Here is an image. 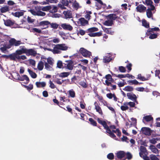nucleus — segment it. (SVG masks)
<instances>
[{
    "mask_svg": "<svg viewBox=\"0 0 160 160\" xmlns=\"http://www.w3.org/2000/svg\"><path fill=\"white\" fill-rule=\"evenodd\" d=\"M150 148L152 151L154 153H156L158 152V149L153 145H152L150 146Z\"/></svg>",
    "mask_w": 160,
    "mask_h": 160,
    "instance_id": "53",
    "label": "nucleus"
},
{
    "mask_svg": "<svg viewBox=\"0 0 160 160\" xmlns=\"http://www.w3.org/2000/svg\"><path fill=\"white\" fill-rule=\"evenodd\" d=\"M49 25H50L51 28H53L54 29H57L59 26L58 24H57L56 23H51Z\"/></svg>",
    "mask_w": 160,
    "mask_h": 160,
    "instance_id": "46",
    "label": "nucleus"
},
{
    "mask_svg": "<svg viewBox=\"0 0 160 160\" xmlns=\"http://www.w3.org/2000/svg\"><path fill=\"white\" fill-rule=\"evenodd\" d=\"M146 34L149 36V38L150 39H154L158 37V33H154L151 32H148L147 31Z\"/></svg>",
    "mask_w": 160,
    "mask_h": 160,
    "instance_id": "22",
    "label": "nucleus"
},
{
    "mask_svg": "<svg viewBox=\"0 0 160 160\" xmlns=\"http://www.w3.org/2000/svg\"><path fill=\"white\" fill-rule=\"evenodd\" d=\"M128 82L130 84L138 85V84H140L142 83V82L139 83L136 79H134L133 80H129L128 81Z\"/></svg>",
    "mask_w": 160,
    "mask_h": 160,
    "instance_id": "29",
    "label": "nucleus"
},
{
    "mask_svg": "<svg viewBox=\"0 0 160 160\" xmlns=\"http://www.w3.org/2000/svg\"><path fill=\"white\" fill-rule=\"evenodd\" d=\"M142 25L145 28H149V23L145 19H143L142 20Z\"/></svg>",
    "mask_w": 160,
    "mask_h": 160,
    "instance_id": "32",
    "label": "nucleus"
},
{
    "mask_svg": "<svg viewBox=\"0 0 160 160\" xmlns=\"http://www.w3.org/2000/svg\"><path fill=\"white\" fill-rule=\"evenodd\" d=\"M132 66V65L131 63H129L126 66V68L128 70V72H129L131 70Z\"/></svg>",
    "mask_w": 160,
    "mask_h": 160,
    "instance_id": "59",
    "label": "nucleus"
},
{
    "mask_svg": "<svg viewBox=\"0 0 160 160\" xmlns=\"http://www.w3.org/2000/svg\"><path fill=\"white\" fill-rule=\"evenodd\" d=\"M126 155L127 158L128 160H130L132 158V155L131 154V153L129 152H127V153H126Z\"/></svg>",
    "mask_w": 160,
    "mask_h": 160,
    "instance_id": "63",
    "label": "nucleus"
},
{
    "mask_svg": "<svg viewBox=\"0 0 160 160\" xmlns=\"http://www.w3.org/2000/svg\"><path fill=\"white\" fill-rule=\"evenodd\" d=\"M65 81V80H61L60 79L56 78V79L55 82L56 83L59 85H61L63 82Z\"/></svg>",
    "mask_w": 160,
    "mask_h": 160,
    "instance_id": "54",
    "label": "nucleus"
},
{
    "mask_svg": "<svg viewBox=\"0 0 160 160\" xmlns=\"http://www.w3.org/2000/svg\"><path fill=\"white\" fill-rule=\"evenodd\" d=\"M150 158L151 160H159V159L154 155H151Z\"/></svg>",
    "mask_w": 160,
    "mask_h": 160,
    "instance_id": "62",
    "label": "nucleus"
},
{
    "mask_svg": "<svg viewBox=\"0 0 160 160\" xmlns=\"http://www.w3.org/2000/svg\"><path fill=\"white\" fill-rule=\"evenodd\" d=\"M63 14L64 15V18L65 19H67L68 18H72V12L71 11H64L63 12Z\"/></svg>",
    "mask_w": 160,
    "mask_h": 160,
    "instance_id": "10",
    "label": "nucleus"
},
{
    "mask_svg": "<svg viewBox=\"0 0 160 160\" xmlns=\"http://www.w3.org/2000/svg\"><path fill=\"white\" fill-rule=\"evenodd\" d=\"M51 7L50 6H47L42 8V10L43 11H47L51 9Z\"/></svg>",
    "mask_w": 160,
    "mask_h": 160,
    "instance_id": "50",
    "label": "nucleus"
},
{
    "mask_svg": "<svg viewBox=\"0 0 160 160\" xmlns=\"http://www.w3.org/2000/svg\"><path fill=\"white\" fill-rule=\"evenodd\" d=\"M143 3L144 4H146L148 6L152 4L153 2L151 0H146L145 2L142 1Z\"/></svg>",
    "mask_w": 160,
    "mask_h": 160,
    "instance_id": "48",
    "label": "nucleus"
},
{
    "mask_svg": "<svg viewBox=\"0 0 160 160\" xmlns=\"http://www.w3.org/2000/svg\"><path fill=\"white\" fill-rule=\"evenodd\" d=\"M65 62L67 63L65 64V67L68 69L72 70L73 69V62L71 60H66Z\"/></svg>",
    "mask_w": 160,
    "mask_h": 160,
    "instance_id": "12",
    "label": "nucleus"
},
{
    "mask_svg": "<svg viewBox=\"0 0 160 160\" xmlns=\"http://www.w3.org/2000/svg\"><path fill=\"white\" fill-rule=\"evenodd\" d=\"M102 29L104 31L106 32L107 33L112 35L114 33V32L113 31H112L111 30H110V29L108 28H105L103 27L102 28Z\"/></svg>",
    "mask_w": 160,
    "mask_h": 160,
    "instance_id": "42",
    "label": "nucleus"
},
{
    "mask_svg": "<svg viewBox=\"0 0 160 160\" xmlns=\"http://www.w3.org/2000/svg\"><path fill=\"white\" fill-rule=\"evenodd\" d=\"M27 56H29L30 55L35 56L37 55V52L32 49H27L25 48V53Z\"/></svg>",
    "mask_w": 160,
    "mask_h": 160,
    "instance_id": "7",
    "label": "nucleus"
},
{
    "mask_svg": "<svg viewBox=\"0 0 160 160\" xmlns=\"http://www.w3.org/2000/svg\"><path fill=\"white\" fill-rule=\"evenodd\" d=\"M72 6L74 8L77 10L79 8V4L76 1H75L72 4Z\"/></svg>",
    "mask_w": 160,
    "mask_h": 160,
    "instance_id": "51",
    "label": "nucleus"
},
{
    "mask_svg": "<svg viewBox=\"0 0 160 160\" xmlns=\"http://www.w3.org/2000/svg\"><path fill=\"white\" fill-rule=\"evenodd\" d=\"M9 43H10L11 45H12V46H15V47L19 46L22 43L21 41L17 40L14 38H11L9 40Z\"/></svg>",
    "mask_w": 160,
    "mask_h": 160,
    "instance_id": "5",
    "label": "nucleus"
},
{
    "mask_svg": "<svg viewBox=\"0 0 160 160\" xmlns=\"http://www.w3.org/2000/svg\"><path fill=\"white\" fill-rule=\"evenodd\" d=\"M44 63V66H45V68L46 69L48 70H51L52 69V66L51 65L48 64L47 62L45 61V60H43Z\"/></svg>",
    "mask_w": 160,
    "mask_h": 160,
    "instance_id": "33",
    "label": "nucleus"
},
{
    "mask_svg": "<svg viewBox=\"0 0 160 160\" xmlns=\"http://www.w3.org/2000/svg\"><path fill=\"white\" fill-rule=\"evenodd\" d=\"M128 105H122L121 107V109L122 111H125L128 109V107L127 106Z\"/></svg>",
    "mask_w": 160,
    "mask_h": 160,
    "instance_id": "60",
    "label": "nucleus"
},
{
    "mask_svg": "<svg viewBox=\"0 0 160 160\" xmlns=\"http://www.w3.org/2000/svg\"><path fill=\"white\" fill-rule=\"evenodd\" d=\"M117 12L116 14H110L106 16V18L107 19H109L110 20H112V21H113L114 20H115L117 18H118L116 14H118L120 13V12L119 10H117L116 11H115L114 12Z\"/></svg>",
    "mask_w": 160,
    "mask_h": 160,
    "instance_id": "4",
    "label": "nucleus"
},
{
    "mask_svg": "<svg viewBox=\"0 0 160 160\" xmlns=\"http://www.w3.org/2000/svg\"><path fill=\"white\" fill-rule=\"evenodd\" d=\"M118 69L120 72H125L126 71V69L123 66H119L118 67Z\"/></svg>",
    "mask_w": 160,
    "mask_h": 160,
    "instance_id": "55",
    "label": "nucleus"
},
{
    "mask_svg": "<svg viewBox=\"0 0 160 160\" xmlns=\"http://www.w3.org/2000/svg\"><path fill=\"white\" fill-rule=\"evenodd\" d=\"M61 3L65 6H68V0H62Z\"/></svg>",
    "mask_w": 160,
    "mask_h": 160,
    "instance_id": "64",
    "label": "nucleus"
},
{
    "mask_svg": "<svg viewBox=\"0 0 160 160\" xmlns=\"http://www.w3.org/2000/svg\"><path fill=\"white\" fill-rule=\"evenodd\" d=\"M107 19L104 22L103 24L107 26H112L113 24V21L109 19Z\"/></svg>",
    "mask_w": 160,
    "mask_h": 160,
    "instance_id": "26",
    "label": "nucleus"
},
{
    "mask_svg": "<svg viewBox=\"0 0 160 160\" xmlns=\"http://www.w3.org/2000/svg\"><path fill=\"white\" fill-rule=\"evenodd\" d=\"M97 2H95V6L96 7V9L98 10L101 9L102 7L105 8L106 7V5L103 3L101 0H94Z\"/></svg>",
    "mask_w": 160,
    "mask_h": 160,
    "instance_id": "6",
    "label": "nucleus"
},
{
    "mask_svg": "<svg viewBox=\"0 0 160 160\" xmlns=\"http://www.w3.org/2000/svg\"><path fill=\"white\" fill-rule=\"evenodd\" d=\"M82 26H85L88 24V21L83 18H82L79 19Z\"/></svg>",
    "mask_w": 160,
    "mask_h": 160,
    "instance_id": "24",
    "label": "nucleus"
},
{
    "mask_svg": "<svg viewBox=\"0 0 160 160\" xmlns=\"http://www.w3.org/2000/svg\"><path fill=\"white\" fill-rule=\"evenodd\" d=\"M150 77L151 75L150 74H148L147 76V77L145 78L144 76H142L141 74H138L137 79H139L142 81H145L149 80Z\"/></svg>",
    "mask_w": 160,
    "mask_h": 160,
    "instance_id": "15",
    "label": "nucleus"
},
{
    "mask_svg": "<svg viewBox=\"0 0 160 160\" xmlns=\"http://www.w3.org/2000/svg\"><path fill=\"white\" fill-rule=\"evenodd\" d=\"M123 90L125 91H126L127 92H132L133 90V88L131 86H126L123 89Z\"/></svg>",
    "mask_w": 160,
    "mask_h": 160,
    "instance_id": "30",
    "label": "nucleus"
},
{
    "mask_svg": "<svg viewBox=\"0 0 160 160\" xmlns=\"http://www.w3.org/2000/svg\"><path fill=\"white\" fill-rule=\"evenodd\" d=\"M47 63L51 65V66H53L54 62H53V59L51 57H49L47 59Z\"/></svg>",
    "mask_w": 160,
    "mask_h": 160,
    "instance_id": "44",
    "label": "nucleus"
},
{
    "mask_svg": "<svg viewBox=\"0 0 160 160\" xmlns=\"http://www.w3.org/2000/svg\"><path fill=\"white\" fill-rule=\"evenodd\" d=\"M9 11L8 7V6H5L2 7L0 9L1 12L2 13H4Z\"/></svg>",
    "mask_w": 160,
    "mask_h": 160,
    "instance_id": "43",
    "label": "nucleus"
},
{
    "mask_svg": "<svg viewBox=\"0 0 160 160\" xmlns=\"http://www.w3.org/2000/svg\"><path fill=\"white\" fill-rule=\"evenodd\" d=\"M18 56L14 52L9 55V58L10 60L16 61V59H18Z\"/></svg>",
    "mask_w": 160,
    "mask_h": 160,
    "instance_id": "23",
    "label": "nucleus"
},
{
    "mask_svg": "<svg viewBox=\"0 0 160 160\" xmlns=\"http://www.w3.org/2000/svg\"><path fill=\"white\" fill-rule=\"evenodd\" d=\"M94 105L95 106V109L96 111L98 112L100 115H102L103 114L102 110L101 108L99 106L96 102L94 103Z\"/></svg>",
    "mask_w": 160,
    "mask_h": 160,
    "instance_id": "17",
    "label": "nucleus"
},
{
    "mask_svg": "<svg viewBox=\"0 0 160 160\" xmlns=\"http://www.w3.org/2000/svg\"><path fill=\"white\" fill-rule=\"evenodd\" d=\"M69 75L68 72H63L61 73L59 75V77L61 78H65L68 77Z\"/></svg>",
    "mask_w": 160,
    "mask_h": 160,
    "instance_id": "45",
    "label": "nucleus"
},
{
    "mask_svg": "<svg viewBox=\"0 0 160 160\" xmlns=\"http://www.w3.org/2000/svg\"><path fill=\"white\" fill-rule=\"evenodd\" d=\"M128 98L132 101L135 100L137 99V97L135 94L132 92H129L127 94Z\"/></svg>",
    "mask_w": 160,
    "mask_h": 160,
    "instance_id": "19",
    "label": "nucleus"
},
{
    "mask_svg": "<svg viewBox=\"0 0 160 160\" xmlns=\"http://www.w3.org/2000/svg\"><path fill=\"white\" fill-rule=\"evenodd\" d=\"M160 30V29L158 27H155L154 28H149L147 31L148 32H151L153 33L154 31H158Z\"/></svg>",
    "mask_w": 160,
    "mask_h": 160,
    "instance_id": "34",
    "label": "nucleus"
},
{
    "mask_svg": "<svg viewBox=\"0 0 160 160\" xmlns=\"http://www.w3.org/2000/svg\"><path fill=\"white\" fill-rule=\"evenodd\" d=\"M146 14L147 17L148 18L152 17L153 14L152 11H151L150 10H149V8H148L147 10L146 11Z\"/></svg>",
    "mask_w": 160,
    "mask_h": 160,
    "instance_id": "39",
    "label": "nucleus"
},
{
    "mask_svg": "<svg viewBox=\"0 0 160 160\" xmlns=\"http://www.w3.org/2000/svg\"><path fill=\"white\" fill-rule=\"evenodd\" d=\"M35 84L37 87L38 88L44 87L46 85V83L44 82H37Z\"/></svg>",
    "mask_w": 160,
    "mask_h": 160,
    "instance_id": "25",
    "label": "nucleus"
},
{
    "mask_svg": "<svg viewBox=\"0 0 160 160\" xmlns=\"http://www.w3.org/2000/svg\"><path fill=\"white\" fill-rule=\"evenodd\" d=\"M97 120L98 123L102 125L104 129L106 130V133H108L109 136L113 138L116 137V135L112 132L111 129L109 128V126L108 125L111 124L110 122L106 120H103L102 118H97Z\"/></svg>",
    "mask_w": 160,
    "mask_h": 160,
    "instance_id": "1",
    "label": "nucleus"
},
{
    "mask_svg": "<svg viewBox=\"0 0 160 160\" xmlns=\"http://www.w3.org/2000/svg\"><path fill=\"white\" fill-rule=\"evenodd\" d=\"M4 24L6 26L10 27L13 25L15 23L14 21L8 19L4 20Z\"/></svg>",
    "mask_w": 160,
    "mask_h": 160,
    "instance_id": "16",
    "label": "nucleus"
},
{
    "mask_svg": "<svg viewBox=\"0 0 160 160\" xmlns=\"http://www.w3.org/2000/svg\"><path fill=\"white\" fill-rule=\"evenodd\" d=\"M126 155L125 152L122 151H120L116 153V156L117 158L119 159H121L124 158Z\"/></svg>",
    "mask_w": 160,
    "mask_h": 160,
    "instance_id": "21",
    "label": "nucleus"
},
{
    "mask_svg": "<svg viewBox=\"0 0 160 160\" xmlns=\"http://www.w3.org/2000/svg\"><path fill=\"white\" fill-rule=\"evenodd\" d=\"M20 49L17 50L15 52L17 55L20 56L19 55L25 53V47L24 46L20 47Z\"/></svg>",
    "mask_w": 160,
    "mask_h": 160,
    "instance_id": "11",
    "label": "nucleus"
},
{
    "mask_svg": "<svg viewBox=\"0 0 160 160\" xmlns=\"http://www.w3.org/2000/svg\"><path fill=\"white\" fill-rule=\"evenodd\" d=\"M44 68V63L42 61H40L38 64L37 66V68L38 70L39 71L42 70Z\"/></svg>",
    "mask_w": 160,
    "mask_h": 160,
    "instance_id": "28",
    "label": "nucleus"
},
{
    "mask_svg": "<svg viewBox=\"0 0 160 160\" xmlns=\"http://www.w3.org/2000/svg\"><path fill=\"white\" fill-rule=\"evenodd\" d=\"M54 45L53 49H48V50L54 54L61 53V51H66L68 48V47L65 44H54Z\"/></svg>",
    "mask_w": 160,
    "mask_h": 160,
    "instance_id": "2",
    "label": "nucleus"
},
{
    "mask_svg": "<svg viewBox=\"0 0 160 160\" xmlns=\"http://www.w3.org/2000/svg\"><path fill=\"white\" fill-rule=\"evenodd\" d=\"M62 66V63L61 61H58L57 63V67L59 68H61Z\"/></svg>",
    "mask_w": 160,
    "mask_h": 160,
    "instance_id": "58",
    "label": "nucleus"
},
{
    "mask_svg": "<svg viewBox=\"0 0 160 160\" xmlns=\"http://www.w3.org/2000/svg\"><path fill=\"white\" fill-rule=\"evenodd\" d=\"M112 56L110 53H108L106 56L103 57V62L106 63L109 62L112 60Z\"/></svg>",
    "mask_w": 160,
    "mask_h": 160,
    "instance_id": "9",
    "label": "nucleus"
},
{
    "mask_svg": "<svg viewBox=\"0 0 160 160\" xmlns=\"http://www.w3.org/2000/svg\"><path fill=\"white\" fill-rule=\"evenodd\" d=\"M45 13L44 12H42L40 10H38L37 11V16H45Z\"/></svg>",
    "mask_w": 160,
    "mask_h": 160,
    "instance_id": "52",
    "label": "nucleus"
},
{
    "mask_svg": "<svg viewBox=\"0 0 160 160\" xmlns=\"http://www.w3.org/2000/svg\"><path fill=\"white\" fill-rule=\"evenodd\" d=\"M88 121L90 122V124L94 126H97V124L96 122L92 118H89L88 119Z\"/></svg>",
    "mask_w": 160,
    "mask_h": 160,
    "instance_id": "36",
    "label": "nucleus"
},
{
    "mask_svg": "<svg viewBox=\"0 0 160 160\" xmlns=\"http://www.w3.org/2000/svg\"><path fill=\"white\" fill-rule=\"evenodd\" d=\"M22 86H23L24 87L26 88L28 90L30 91L33 89V85L32 84H29L28 86L26 85H24L21 84Z\"/></svg>",
    "mask_w": 160,
    "mask_h": 160,
    "instance_id": "38",
    "label": "nucleus"
},
{
    "mask_svg": "<svg viewBox=\"0 0 160 160\" xmlns=\"http://www.w3.org/2000/svg\"><path fill=\"white\" fill-rule=\"evenodd\" d=\"M153 120V118L151 115H147L143 117L142 121L144 124L146 122H149Z\"/></svg>",
    "mask_w": 160,
    "mask_h": 160,
    "instance_id": "18",
    "label": "nucleus"
},
{
    "mask_svg": "<svg viewBox=\"0 0 160 160\" xmlns=\"http://www.w3.org/2000/svg\"><path fill=\"white\" fill-rule=\"evenodd\" d=\"M15 16L16 17H19L23 15L24 13L22 12H16L15 13Z\"/></svg>",
    "mask_w": 160,
    "mask_h": 160,
    "instance_id": "49",
    "label": "nucleus"
},
{
    "mask_svg": "<svg viewBox=\"0 0 160 160\" xmlns=\"http://www.w3.org/2000/svg\"><path fill=\"white\" fill-rule=\"evenodd\" d=\"M114 155L112 153H110L107 155V158L110 160H112L114 158Z\"/></svg>",
    "mask_w": 160,
    "mask_h": 160,
    "instance_id": "47",
    "label": "nucleus"
},
{
    "mask_svg": "<svg viewBox=\"0 0 160 160\" xmlns=\"http://www.w3.org/2000/svg\"><path fill=\"white\" fill-rule=\"evenodd\" d=\"M86 14L85 16V18L88 19V20H89L90 19L91 16L90 14L92 13V12L91 11H86Z\"/></svg>",
    "mask_w": 160,
    "mask_h": 160,
    "instance_id": "41",
    "label": "nucleus"
},
{
    "mask_svg": "<svg viewBox=\"0 0 160 160\" xmlns=\"http://www.w3.org/2000/svg\"><path fill=\"white\" fill-rule=\"evenodd\" d=\"M137 11L140 12H144L146 9V8L142 4H139L136 8Z\"/></svg>",
    "mask_w": 160,
    "mask_h": 160,
    "instance_id": "14",
    "label": "nucleus"
},
{
    "mask_svg": "<svg viewBox=\"0 0 160 160\" xmlns=\"http://www.w3.org/2000/svg\"><path fill=\"white\" fill-rule=\"evenodd\" d=\"M51 24V22L48 21H44L40 22L39 24L40 26H44L45 25H48Z\"/></svg>",
    "mask_w": 160,
    "mask_h": 160,
    "instance_id": "37",
    "label": "nucleus"
},
{
    "mask_svg": "<svg viewBox=\"0 0 160 160\" xmlns=\"http://www.w3.org/2000/svg\"><path fill=\"white\" fill-rule=\"evenodd\" d=\"M32 31L33 32H36L40 33L42 32L41 29H38L36 28H32Z\"/></svg>",
    "mask_w": 160,
    "mask_h": 160,
    "instance_id": "57",
    "label": "nucleus"
},
{
    "mask_svg": "<svg viewBox=\"0 0 160 160\" xmlns=\"http://www.w3.org/2000/svg\"><path fill=\"white\" fill-rule=\"evenodd\" d=\"M140 150L141 152L145 154L147 152V149L144 146H141L140 147Z\"/></svg>",
    "mask_w": 160,
    "mask_h": 160,
    "instance_id": "61",
    "label": "nucleus"
},
{
    "mask_svg": "<svg viewBox=\"0 0 160 160\" xmlns=\"http://www.w3.org/2000/svg\"><path fill=\"white\" fill-rule=\"evenodd\" d=\"M98 30V29L96 27H92L88 29L86 31V32H92L96 31H97Z\"/></svg>",
    "mask_w": 160,
    "mask_h": 160,
    "instance_id": "31",
    "label": "nucleus"
},
{
    "mask_svg": "<svg viewBox=\"0 0 160 160\" xmlns=\"http://www.w3.org/2000/svg\"><path fill=\"white\" fill-rule=\"evenodd\" d=\"M79 52L85 57H90L92 55L91 52L83 48H80Z\"/></svg>",
    "mask_w": 160,
    "mask_h": 160,
    "instance_id": "3",
    "label": "nucleus"
},
{
    "mask_svg": "<svg viewBox=\"0 0 160 160\" xmlns=\"http://www.w3.org/2000/svg\"><path fill=\"white\" fill-rule=\"evenodd\" d=\"M19 81H23L24 80L26 81V82L24 83L26 84H28L30 82V80L28 76L26 75H23L20 76V78L19 79Z\"/></svg>",
    "mask_w": 160,
    "mask_h": 160,
    "instance_id": "20",
    "label": "nucleus"
},
{
    "mask_svg": "<svg viewBox=\"0 0 160 160\" xmlns=\"http://www.w3.org/2000/svg\"><path fill=\"white\" fill-rule=\"evenodd\" d=\"M69 97L74 98L75 97V92L73 89H72L68 91Z\"/></svg>",
    "mask_w": 160,
    "mask_h": 160,
    "instance_id": "35",
    "label": "nucleus"
},
{
    "mask_svg": "<svg viewBox=\"0 0 160 160\" xmlns=\"http://www.w3.org/2000/svg\"><path fill=\"white\" fill-rule=\"evenodd\" d=\"M61 26L65 30L71 31L73 29V27L70 24L66 23H62L61 25Z\"/></svg>",
    "mask_w": 160,
    "mask_h": 160,
    "instance_id": "13",
    "label": "nucleus"
},
{
    "mask_svg": "<svg viewBox=\"0 0 160 160\" xmlns=\"http://www.w3.org/2000/svg\"><path fill=\"white\" fill-rule=\"evenodd\" d=\"M80 85L84 88H86L88 87V85L84 81L81 82L80 83Z\"/></svg>",
    "mask_w": 160,
    "mask_h": 160,
    "instance_id": "56",
    "label": "nucleus"
},
{
    "mask_svg": "<svg viewBox=\"0 0 160 160\" xmlns=\"http://www.w3.org/2000/svg\"><path fill=\"white\" fill-rule=\"evenodd\" d=\"M27 70L32 78H37V74L35 72H33L29 68H28Z\"/></svg>",
    "mask_w": 160,
    "mask_h": 160,
    "instance_id": "27",
    "label": "nucleus"
},
{
    "mask_svg": "<svg viewBox=\"0 0 160 160\" xmlns=\"http://www.w3.org/2000/svg\"><path fill=\"white\" fill-rule=\"evenodd\" d=\"M124 105H129L131 108L134 107L135 104V102H126L123 103Z\"/></svg>",
    "mask_w": 160,
    "mask_h": 160,
    "instance_id": "40",
    "label": "nucleus"
},
{
    "mask_svg": "<svg viewBox=\"0 0 160 160\" xmlns=\"http://www.w3.org/2000/svg\"><path fill=\"white\" fill-rule=\"evenodd\" d=\"M141 130L142 132L146 135H150L152 132L151 129L149 128L142 127Z\"/></svg>",
    "mask_w": 160,
    "mask_h": 160,
    "instance_id": "8",
    "label": "nucleus"
}]
</instances>
